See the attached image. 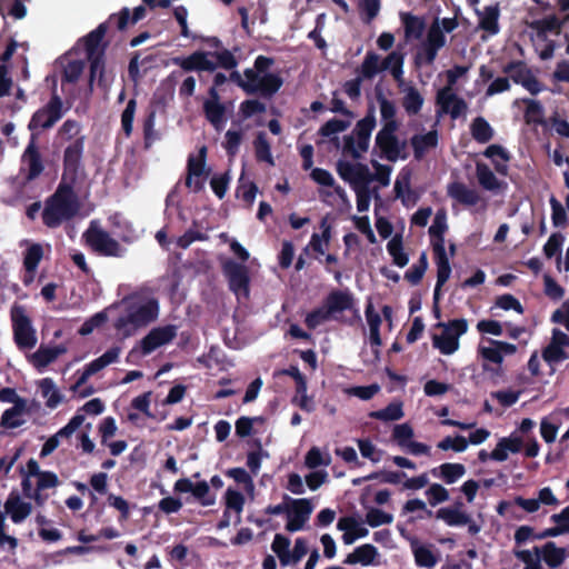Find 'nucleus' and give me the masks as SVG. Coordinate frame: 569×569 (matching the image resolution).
Here are the masks:
<instances>
[{"mask_svg": "<svg viewBox=\"0 0 569 569\" xmlns=\"http://www.w3.org/2000/svg\"><path fill=\"white\" fill-rule=\"evenodd\" d=\"M274 62L272 57L260 54L254 59L252 68L243 70V76L232 69L229 79L248 96L258 94L271 99L283 86L282 77L277 72H270Z\"/></svg>", "mask_w": 569, "mask_h": 569, "instance_id": "nucleus-1", "label": "nucleus"}, {"mask_svg": "<svg viewBox=\"0 0 569 569\" xmlns=\"http://www.w3.org/2000/svg\"><path fill=\"white\" fill-rule=\"evenodd\" d=\"M80 210V201L72 183L60 181L54 192L44 200L41 212L42 223L49 229H57L72 220Z\"/></svg>", "mask_w": 569, "mask_h": 569, "instance_id": "nucleus-2", "label": "nucleus"}, {"mask_svg": "<svg viewBox=\"0 0 569 569\" xmlns=\"http://www.w3.org/2000/svg\"><path fill=\"white\" fill-rule=\"evenodd\" d=\"M122 303L126 306V315L118 317L114 321L113 327L130 336L132 328H140L154 321L159 315V302L156 298H144L138 292L126 296L122 299Z\"/></svg>", "mask_w": 569, "mask_h": 569, "instance_id": "nucleus-3", "label": "nucleus"}, {"mask_svg": "<svg viewBox=\"0 0 569 569\" xmlns=\"http://www.w3.org/2000/svg\"><path fill=\"white\" fill-rule=\"evenodd\" d=\"M110 26H114V23H110L109 19L102 23H100L96 29L90 31L84 38V49L87 53V59L90 62V74H89V89L92 91L93 82L96 77L98 76V84L101 88L108 87V81L106 79V66H104V52L108 48V42L103 41L104 36Z\"/></svg>", "mask_w": 569, "mask_h": 569, "instance_id": "nucleus-4", "label": "nucleus"}, {"mask_svg": "<svg viewBox=\"0 0 569 569\" xmlns=\"http://www.w3.org/2000/svg\"><path fill=\"white\" fill-rule=\"evenodd\" d=\"M171 62L186 72H213L218 67L232 70L238 66L237 58L228 49L213 52L197 50L188 57H173Z\"/></svg>", "mask_w": 569, "mask_h": 569, "instance_id": "nucleus-5", "label": "nucleus"}, {"mask_svg": "<svg viewBox=\"0 0 569 569\" xmlns=\"http://www.w3.org/2000/svg\"><path fill=\"white\" fill-rule=\"evenodd\" d=\"M376 126V110L373 106H370L366 116L357 121L352 132L343 137V153L355 160L360 159L361 153L367 152L369 149L371 133Z\"/></svg>", "mask_w": 569, "mask_h": 569, "instance_id": "nucleus-6", "label": "nucleus"}, {"mask_svg": "<svg viewBox=\"0 0 569 569\" xmlns=\"http://www.w3.org/2000/svg\"><path fill=\"white\" fill-rule=\"evenodd\" d=\"M468 71L467 67L455 66L447 71L448 84L437 92L436 103L441 112L449 113L452 119H457L467 109V103L452 91V86Z\"/></svg>", "mask_w": 569, "mask_h": 569, "instance_id": "nucleus-7", "label": "nucleus"}, {"mask_svg": "<svg viewBox=\"0 0 569 569\" xmlns=\"http://www.w3.org/2000/svg\"><path fill=\"white\" fill-rule=\"evenodd\" d=\"M436 327L442 328V332L432 337V346L442 355L449 356L459 349V338L468 331V321L465 318L452 319L438 322Z\"/></svg>", "mask_w": 569, "mask_h": 569, "instance_id": "nucleus-8", "label": "nucleus"}, {"mask_svg": "<svg viewBox=\"0 0 569 569\" xmlns=\"http://www.w3.org/2000/svg\"><path fill=\"white\" fill-rule=\"evenodd\" d=\"M210 486L217 490L221 489L223 487V480L218 475L211 477L210 483L206 480L193 483L188 478H181L174 482L173 490L179 493L190 492L200 506L210 507L216 503L217 499L216 493L211 492Z\"/></svg>", "mask_w": 569, "mask_h": 569, "instance_id": "nucleus-9", "label": "nucleus"}, {"mask_svg": "<svg viewBox=\"0 0 569 569\" xmlns=\"http://www.w3.org/2000/svg\"><path fill=\"white\" fill-rule=\"evenodd\" d=\"M63 113V101L53 89L50 100L32 114L28 129L30 131L50 129L62 118Z\"/></svg>", "mask_w": 569, "mask_h": 569, "instance_id": "nucleus-10", "label": "nucleus"}, {"mask_svg": "<svg viewBox=\"0 0 569 569\" xmlns=\"http://www.w3.org/2000/svg\"><path fill=\"white\" fill-rule=\"evenodd\" d=\"M13 339L19 349H32L37 343L36 330L23 306L11 308Z\"/></svg>", "mask_w": 569, "mask_h": 569, "instance_id": "nucleus-11", "label": "nucleus"}, {"mask_svg": "<svg viewBox=\"0 0 569 569\" xmlns=\"http://www.w3.org/2000/svg\"><path fill=\"white\" fill-rule=\"evenodd\" d=\"M86 243L97 253L104 257H121L123 248L107 231L97 227L92 221L84 231Z\"/></svg>", "mask_w": 569, "mask_h": 569, "instance_id": "nucleus-12", "label": "nucleus"}, {"mask_svg": "<svg viewBox=\"0 0 569 569\" xmlns=\"http://www.w3.org/2000/svg\"><path fill=\"white\" fill-rule=\"evenodd\" d=\"M502 72L516 84H520L530 94L537 96L546 90L545 84L533 74L523 60H511L502 67Z\"/></svg>", "mask_w": 569, "mask_h": 569, "instance_id": "nucleus-13", "label": "nucleus"}, {"mask_svg": "<svg viewBox=\"0 0 569 569\" xmlns=\"http://www.w3.org/2000/svg\"><path fill=\"white\" fill-rule=\"evenodd\" d=\"M222 272L228 280L229 290L238 298H248L250 293V276L248 268L232 259L222 263Z\"/></svg>", "mask_w": 569, "mask_h": 569, "instance_id": "nucleus-14", "label": "nucleus"}, {"mask_svg": "<svg viewBox=\"0 0 569 569\" xmlns=\"http://www.w3.org/2000/svg\"><path fill=\"white\" fill-rule=\"evenodd\" d=\"M446 36L439 27L438 22L431 24L428 30L426 41L415 56V64L420 67L422 64H433L438 51L446 46Z\"/></svg>", "mask_w": 569, "mask_h": 569, "instance_id": "nucleus-15", "label": "nucleus"}, {"mask_svg": "<svg viewBox=\"0 0 569 569\" xmlns=\"http://www.w3.org/2000/svg\"><path fill=\"white\" fill-rule=\"evenodd\" d=\"M207 147L199 149L198 156L190 154L187 161V171L184 184L193 192L198 193L204 188V180L210 173V169L206 168Z\"/></svg>", "mask_w": 569, "mask_h": 569, "instance_id": "nucleus-16", "label": "nucleus"}, {"mask_svg": "<svg viewBox=\"0 0 569 569\" xmlns=\"http://www.w3.org/2000/svg\"><path fill=\"white\" fill-rule=\"evenodd\" d=\"M399 128H395L391 124H387L386 128H381L375 138V149H379V158L396 162L399 159L406 160L408 153H399L398 150V137L396 132Z\"/></svg>", "mask_w": 569, "mask_h": 569, "instance_id": "nucleus-17", "label": "nucleus"}, {"mask_svg": "<svg viewBox=\"0 0 569 569\" xmlns=\"http://www.w3.org/2000/svg\"><path fill=\"white\" fill-rule=\"evenodd\" d=\"M84 149V137L76 138L63 152V173L61 181L72 183L74 186L79 169L81 167V159Z\"/></svg>", "mask_w": 569, "mask_h": 569, "instance_id": "nucleus-18", "label": "nucleus"}, {"mask_svg": "<svg viewBox=\"0 0 569 569\" xmlns=\"http://www.w3.org/2000/svg\"><path fill=\"white\" fill-rule=\"evenodd\" d=\"M283 500L290 502L289 511L287 512L286 530L290 532L301 530L309 520L313 509L310 500L306 498L292 499L288 495H283Z\"/></svg>", "mask_w": 569, "mask_h": 569, "instance_id": "nucleus-19", "label": "nucleus"}, {"mask_svg": "<svg viewBox=\"0 0 569 569\" xmlns=\"http://www.w3.org/2000/svg\"><path fill=\"white\" fill-rule=\"evenodd\" d=\"M177 336V328L172 325H167L163 327H157L151 329L148 335H146L140 340V348L142 355H150L152 351L162 347L169 342H171Z\"/></svg>", "mask_w": 569, "mask_h": 569, "instance_id": "nucleus-20", "label": "nucleus"}, {"mask_svg": "<svg viewBox=\"0 0 569 569\" xmlns=\"http://www.w3.org/2000/svg\"><path fill=\"white\" fill-rule=\"evenodd\" d=\"M36 134L32 133L31 139L21 158L22 164L26 166V168L22 170L26 171L24 179L27 181H33L37 179L44 169L40 151L36 143Z\"/></svg>", "mask_w": 569, "mask_h": 569, "instance_id": "nucleus-21", "label": "nucleus"}, {"mask_svg": "<svg viewBox=\"0 0 569 569\" xmlns=\"http://www.w3.org/2000/svg\"><path fill=\"white\" fill-rule=\"evenodd\" d=\"M436 518L442 520L449 527L468 526V533L477 536L481 531V526L471 519L468 512H459L458 510L438 509L435 513Z\"/></svg>", "mask_w": 569, "mask_h": 569, "instance_id": "nucleus-22", "label": "nucleus"}, {"mask_svg": "<svg viewBox=\"0 0 569 569\" xmlns=\"http://www.w3.org/2000/svg\"><path fill=\"white\" fill-rule=\"evenodd\" d=\"M323 306L331 316L336 318L337 313L350 310L355 306V298L348 290L335 289L328 293L323 300Z\"/></svg>", "mask_w": 569, "mask_h": 569, "instance_id": "nucleus-23", "label": "nucleus"}, {"mask_svg": "<svg viewBox=\"0 0 569 569\" xmlns=\"http://www.w3.org/2000/svg\"><path fill=\"white\" fill-rule=\"evenodd\" d=\"M447 194L465 207H473L479 203L481 197L476 189L469 188L460 181L450 182L447 187Z\"/></svg>", "mask_w": 569, "mask_h": 569, "instance_id": "nucleus-24", "label": "nucleus"}, {"mask_svg": "<svg viewBox=\"0 0 569 569\" xmlns=\"http://www.w3.org/2000/svg\"><path fill=\"white\" fill-rule=\"evenodd\" d=\"M147 6L143 3L136 7L131 14L130 9L124 7L119 12L109 16L110 23H114V28L119 31H124L129 24H136L144 19L147 14Z\"/></svg>", "mask_w": 569, "mask_h": 569, "instance_id": "nucleus-25", "label": "nucleus"}, {"mask_svg": "<svg viewBox=\"0 0 569 569\" xmlns=\"http://www.w3.org/2000/svg\"><path fill=\"white\" fill-rule=\"evenodd\" d=\"M4 510L14 523H21L31 511L32 505L23 501L18 493L11 492L4 502Z\"/></svg>", "mask_w": 569, "mask_h": 569, "instance_id": "nucleus-26", "label": "nucleus"}, {"mask_svg": "<svg viewBox=\"0 0 569 569\" xmlns=\"http://www.w3.org/2000/svg\"><path fill=\"white\" fill-rule=\"evenodd\" d=\"M67 348L62 345L50 347L40 346L30 357V362L38 371H42L50 363L54 362L59 356L63 355Z\"/></svg>", "mask_w": 569, "mask_h": 569, "instance_id": "nucleus-27", "label": "nucleus"}, {"mask_svg": "<svg viewBox=\"0 0 569 569\" xmlns=\"http://www.w3.org/2000/svg\"><path fill=\"white\" fill-rule=\"evenodd\" d=\"M439 136L437 130H431L425 134H413L410 138V144L413 150V157L416 160L420 161L423 159L426 153L437 148Z\"/></svg>", "mask_w": 569, "mask_h": 569, "instance_id": "nucleus-28", "label": "nucleus"}, {"mask_svg": "<svg viewBox=\"0 0 569 569\" xmlns=\"http://www.w3.org/2000/svg\"><path fill=\"white\" fill-rule=\"evenodd\" d=\"M528 26L531 30L536 31L538 39L542 41L547 40L548 32L555 34L561 33V23L559 21V17L556 14H550L542 19L532 20Z\"/></svg>", "mask_w": 569, "mask_h": 569, "instance_id": "nucleus-29", "label": "nucleus"}, {"mask_svg": "<svg viewBox=\"0 0 569 569\" xmlns=\"http://www.w3.org/2000/svg\"><path fill=\"white\" fill-rule=\"evenodd\" d=\"M435 477L440 478L445 483L452 485L457 482L465 473L466 467L458 462H445L431 470Z\"/></svg>", "mask_w": 569, "mask_h": 569, "instance_id": "nucleus-30", "label": "nucleus"}, {"mask_svg": "<svg viewBox=\"0 0 569 569\" xmlns=\"http://www.w3.org/2000/svg\"><path fill=\"white\" fill-rule=\"evenodd\" d=\"M483 156L492 160L495 170L501 174H508V164L507 162L510 160L509 152L500 144H490L483 151Z\"/></svg>", "mask_w": 569, "mask_h": 569, "instance_id": "nucleus-31", "label": "nucleus"}, {"mask_svg": "<svg viewBox=\"0 0 569 569\" xmlns=\"http://www.w3.org/2000/svg\"><path fill=\"white\" fill-rule=\"evenodd\" d=\"M499 4L485 7L483 11L479 13V28L491 36L499 32Z\"/></svg>", "mask_w": 569, "mask_h": 569, "instance_id": "nucleus-32", "label": "nucleus"}, {"mask_svg": "<svg viewBox=\"0 0 569 569\" xmlns=\"http://www.w3.org/2000/svg\"><path fill=\"white\" fill-rule=\"evenodd\" d=\"M377 556V548L373 545L365 543L357 547L353 552L349 553L343 562L347 565L360 563L367 567L373 563Z\"/></svg>", "mask_w": 569, "mask_h": 569, "instance_id": "nucleus-33", "label": "nucleus"}, {"mask_svg": "<svg viewBox=\"0 0 569 569\" xmlns=\"http://www.w3.org/2000/svg\"><path fill=\"white\" fill-rule=\"evenodd\" d=\"M476 176L478 179L479 184L488 191H498L503 186H506L505 182L498 180V178L495 176L492 170L482 162H477L476 164Z\"/></svg>", "mask_w": 569, "mask_h": 569, "instance_id": "nucleus-34", "label": "nucleus"}, {"mask_svg": "<svg viewBox=\"0 0 569 569\" xmlns=\"http://www.w3.org/2000/svg\"><path fill=\"white\" fill-rule=\"evenodd\" d=\"M202 109L206 119L214 127V129L221 130L227 121L226 106L223 103L204 101Z\"/></svg>", "mask_w": 569, "mask_h": 569, "instance_id": "nucleus-35", "label": "nucleus"}, {"mask_svg": "<svg viewBox=\"0 0 569 569\" xmlns=\"http://www.w3.org/2000/svg\"><path fill=\"white\" fill-rule=\"evenodd\" d=\"M540 556L550 568H558L567 557L565 549L557 547L553 541H548L540 548Z\"/></svg>", "mask_w": 569, "mask_h": 569, "instance_id": "nucleus-36", "label": "nucleus"}, {"mask_svg": "<svg viewBox=\"0 0 569 569\" xmlns=\"http://www.w3.org/2000/svg\"><path fill=\"white\" fill-rule=\"evenodd\" d=\"M395 193L397 198H400L405 206H408L409 202L416 203L418 200V196L415 191L410 189V173L400 174L393 187Z\"/></svg>", "mask_w": 569, "mask_h": 569, "instance_id": "nucleus-37", "label": "nucleus"}, {"mask_svg": "<svg viewBox=\"0 0 569 569\" xmlns=\"http://www.w3.org/2000/svg\"><path fill=\"white\" fill-rule=\"evenodd\" d=\"M253 149L257 161L266 162L270 166L274 164L273 157L271 153V146L268 141L267 134L263 131H259L253 140Z\"/></svg>", "mask_w": 569, "mask_h": 569, "instance_id": "nucleus-38", "label": "nucleus"}, {"mask_svg": "<svg viewBox=\"0 0 569 569\" xmlns=\"http://www.w3.org/2000/svg\"><path fill=\"white\" fill-rule=\"evenodd\" d=\"M39 388L41 396L47 399L46 406L49 409H54L61 403L63 397L57 389L54 381L51 378H43L39 382Z\"/></svg>", "mask_w": 569, "mask_h": 569, "instance_id": "nucleus-39", "label": "nucleus"}, {"mask_svg": "<svg viewBox=\"0 0 569 569\" xmlns=\"http://www.w3.org/2000/svg\"><path fill=\"white\" fill-rule=\"evenodd\" d=\"M448 230L447 213L443 209L438 210L433 218L432 224L429 228V236L431 239V246L433 243L445 244V233Z\"/></svg>", "mask_w": 569, "mask_h": 569, "instance_id": "nucleus-40", "label": "nucleus"}, {"mask_svg": "<svg viewBox=\"0 0 569 569\" xmlns=\"http://www.w3.org/2000/svg\"><path fill=\"white\" fill-rule=\"evenodd\" d=\"M121 349L120 347H111L103 355L87 363L84 367L92 376L106 368L107 366L118 361Z\"/></svg>", "mask_w": 569, "mask_h": 569, "instance_id": "nucleus-41", "label": "nucleus"}, {"mask_svg": "<svg viewBox=\"0 0 569 569\" xmlns=\"http://www.w3.org/2000/svg\"><path fill=\"white\" fill-rule=\"evenodd\" d=\"M377 101L380 107V116L383 122L382 128H386L387 124L399 128V122L396 119L397 108L395 102L387 99L381 92L377 94Z\"/></svg>", "mask_w": 569, "mask_h": 569, "instance_id": "nucleus-42", "label": "nucleus"}, {"mask_svg": "<svg viewBox=\"0 0 569 569\" xmlns=\"http://www.w3.org/2000/svg\"><path fill=\"white\" fill-rule=\"evenodd\" d=\"M470 131L478 143H487L493 138V129L483 117H477L472 120Z\"/></svg>", "mask_w": 569, "mask_h": 569, "instance_id": "nucleus-43", "label": "nucleus"}, {"mask_svg": "<svg viewBox=\"0 0 569 569\" xmlns=\"http://www.w3.org/2000/svg\"><path fill=\"white\" fill-rule=\"evenodd\" d=\"M423 97L415 87H409L402 98V107L408 116L418 114L423 106Z\"/></svg>", "mask_w": 569, "mask_h": 569, "instance_id": "nucleus-44", "label": "nucleus"}, {"mask_svg": "<svg viewBox=\"0 0 569 569\" xmlns=\"http://www.w3.org/2000/svg\"><path fill=\"white\" fill-rule=\"evenodd\" d=\"M350 120L332 118L325 122L318 130V133L325 138H331V141L338 143L337 133L346 131L350 127Z\"/></svg>", "mask_w": 569, "mask_h": 569, "instance_id": "nucleus-45", "label": "nucleus"}, {"mask_svg": "<svg viewBox=\"0 0 569 569\" xmlns=\"http://www.w3.org/2000/svg\"><path fill=\"white\" fill-rule=\"evenodd\" d=\"M401 20H402V23L405 27V34H406L407 39H409V38L420 39L421 38V36L425 31V28H426L423 19H421L417 16H413L411 13H402Z\"/></svg>", "mask_w": 569, "mask_h": 569, "instance_id": "nucleus-46", "label": "nucleus"}, {"mask_svg": "<svg viewBox=\"0 0 569 569\" xmlns=\"http://www.w3.org/2000/svg\"><path fill=\"white\" fill-rule=\"evenodd\" d=\"M43 258V248L40 243H32L23 253V268L27 273H36Z\"/></svg>", "mask_w": 569, "mask_h": 569, "instance_id": "nucleus-47", "label": "nucleus"}, {"mask_svg": "<svg viewBox=\"0 0 569 569\" xmlns=\"http://www.w3.org/2000/svg\"><path fill=\"white\" fill-rule=\"evenodd\" d=\"M401 402H390L386 408L369 412V418L381 421H397L403 417Z\"/></svg>", "mask_w": 569, "mask_h": 569, "instance_id": "nucleus-48", "label": "nucleus"}, {"mask_svg": "<svg viewBox=\"0 0 569 569\" xmlns=\"http://www.w3.org/2000/svg\"><path fill=\"white\" fill-rule=\"evenodd\" d=\"M388 253L392 257V261L399 268H403L408 264L409 257L403 251L402 238L400 234H396L388 243H387Z\"/></svg>", "mask_w": 569, "mask_h": 569, "instance_id": "nucleus-49", "label": "nucleus"}, {"mask_svg": "<svg viewBox=\"0 0 569 569\" xmlns=\"http://www.w3.org/2000/svg\"><path fill=\"white\" fill-rule=\"evenodd\" d=\"M415 561L418 567L432 568L438 562V557L427 546L411 545Z\"/></svg>", "mask_w": 569, "mask_h": 569, "instance_id": "nucleus-50", "label": "nucleus"}, {"mask_svg": "<svg viewBox=\"0 0 569 569\" xmlns=\"http://www.w3.org/2000/svg\"><path fill=\"white\" fill-rule=\"evenodd\" d=\"M526 103L525 110V120L528 124H540L543 126L546 123L543 119V107L538 100L533 99H525Z\"/></svg>", "mask_w": 569, "mask_h": 569, "instance_id": "nucleus-51", "label": "nucleus"}, {"mask_svg": "<svg viewBox=\"0 0 569 569\" xmlns=\"http://www.w3.org/2000/svg\"><path fill=\"white\" fill-rule=\"evenodd\" d=\"M156 110L151 109L143 119V140L144 148L149 149L157 140L160 139L159 132L154 129Z\"/></svg>", "mask_w": 569, "mask_h": 569, "instance_id": "nucleus-52", "label": "nucleus"}, {"mask_svg": "<svg viewBox=\"0 0 569 569\" xmlns=\"http://www.w3.org/2000/svg\"><path fill=\"white\" fill-rule=\"evenodd\" d=\"M428 268V259L426 252H422L418 262L412 264L406 272L405 279L412 286L420 283Z\"/></svg>", "mask_w": 569, "mask_h": 569, "instance_id": "nucleus-53", "label": "nucleus"}, {"mask_svg": "<svg viewBox=\"0 0 569 569\" xmlns=\"http://www.w3.org/2000/svg\"><path fill=\"white\" fill-rule=\"evenodd\" d=\"M0 13L2 17L11 16L14 19H22L27 14V8L22 0H0Z\"/></svg>", "mask_w": 569, "mask_h": 569, "instance_id": "nucleus-54", "label": "nucleus"}, {"mask_svg": "<svg viewBox=\"0 0 569 569\" xmlns=\"http://www.w3.org/2000/svg\"><path fill=\"white\" fill-rule=\"evenodd\" d=\"M533 552L535 555L530 550H515L516 558L526 565L523 569H542L540 548L533 547Z\"/></svg>", "mask_w": 569, "mask_h": 569, "instance_id": "nucleus-55", "label": "nucleus"}, {"mask_svg": "<svg viewBox=\"0 0 569 569\" xmlns=\"http://www.w3.org/2000/svg\"><path fill=\"white\" fill-rule=\"evenodd\" d=\"M381 70L379 56L373 51L367 52L360 68L361 76L366 79H372Z\"/></svg>", "mask_w": 569, "mask_h": 569, "instance_id": "nucleus-56", "label": "nucleus"}, {"mask_svg": "<svg viewBox=\"0 0 569 569\" xmlns=\"http://www.w3.org/2000/svg\"><path fill=\"white\" fill-rule=\"evenodd\" d=\"M137 109V101L134 98L127 102L124 110L121 113V129L127 138H129L133 130V120Z\"/></svg>", "mask_w": 569, "mask_h": 569, "instance_id": "nucleus-57", "label": "nucleus"}, {"mask_svg": "<svg viewBox=\"0 0 569 569\" xmlns=\"http://www.w3.org/2000/svg\"><path fill=\"white\" fill-rule=\"evenodd\" d=\"M565 241V237L560 232L552 233L548 241L543 246V253L547 258H552L557 256L558 262L561 260V248Z\"/></svg>", "mask_w": 569, "mask_h": 569, "instance_id": "nucleus-58", "label": "nucleus"}, {"mask_svg": "<svg viewBox=\"0 0 569 569\" xmlns=\"http://www.w3.org/2000/svg\"><path fill=\"white\" fill-rule=\"evenodd\" d=\"M542 358L546 362L552 365L569 359V352L562 347L550 343L542 350Z\"/></svg>", "mask_w": 569, "mask_h": 569, "instance_id": "nucleus-59", "label": "nucleus"}, {"mask_svg": "<svg viewBox=\"0 0 569 569\" xmlns=\"http://www.w3.org/2000/svg\"><path fill=\"white\" fill-rule=\"evenodd\" d=\"M332 319L329 312L327 311L326 307L322 305L319 308L313 309L310 311L306 318H305V325L308 329H316L321 323Z\"/></svg>", "mask_w": 569, "mask_h": 569, "instance_id": "nucleus-60", "label": "nucleus"}, {"mask_svg": "<svg viewBox=\"0 0 569 569\" xmlns=\"http://www.w3.org/2000/svg\"><path fill=\"white\" fill-rule=\"evenodd\" d=\"M244 501V496L240 491L230 487L227 489L224 493L226 510H233L240 515L243 509Z\"/></svg>", "mask_w": 569, "mask_h": 569, "instance_id": "nucleus-61", "label": "nucleus"}, {"mask_svg": "<svg viewBox=\"0 0 569 569\" xmlns=\"http://www.w3.org/2000/svg\"><path fill=\"white\" fill-rule=\"evenodd\" d=\"M402 64H403V57L393 51L389 53L381 63V69L388 70L390 69L392 76L398 79L402 74Z\"/></svg>", "mask_w": 569, "mask_h": 569, "instance_id": "nucleus-62", "label": "nucleus"}, {"mask_svg": "<svg viewBox=\"0 0 569 569\" xmlns=\"http://www.w3.org/2000/svg\"><path fill=\"white\" fill-rule=\"evenodd\" d=\"M413 429L409 423L396 425L392 430V440L401 448H405L412 440Z\"/></svg>", "mask_w": 569, "mask_h": 569, "instance_id": "nucleus-63", "label": "nucleus"}, {"mask_svg": "<svg viewBox=\"0 0 569 569\" xmlns=\"http://www.w3.org/2000/svg\"><path fill=\"white\" fill-rule=\"evenodd\" d=\"M428 502L435 507L441 502L449 500V491L440 483H432L426 491Z\"/></svg>", "mask_w": 569, "mask_h": 569, "instance_id": "nucleus-64", "label": "nucleus"}]
</instances>
